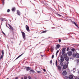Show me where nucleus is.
<instances>
[{
  "label": "nucleus",
  "mask_w": 79,
  "mask_h": 79,
  "mask_svg": "<svg viewBox=\"0 0 79 79\" xmlns=\"http://www.w3.org/2000/svg\"><path fill=\"white\" fill-rule=\"evenodd\" d=\"M40 42L39 43V44H40Z\"/></svg>",
  "instance_id": "052dcab7"
},
{
  "label": "nucleus",
  "mask_w": 79,
  "mask_h": 79,
  "mask_svg": "<svg viewBox=\"0 0 79 79\" xmlns=\"http://www.w3.org/2000/svg\"><path fill=\"white\" fill-rule=\"evenodd\" d=\"M77 62H79V60H77Z\"/></svg>",
  "instance_id": "09e8293b"
},
{
  "label": "nucleus",
  "mask_w": 79,
  "mask_h": 79,
  "mask_svg": "<svg viewBox=\"0 0 79 79\" xmlns=\"http://www.w3.org/2000/svg\"><path fill=\"white\" fill-rule=\"evenodd\" d=\"M67 54L69 56H71V55H72V52H67Z\"/></svg>",
  "instance_id": "0eeeda50"
},
{
  "label": "nucleus",
  "mask_w": 79,
  "mask_h": 79,
  "mask_svg": "<svg viewBox=\"0 0 79 79\" xmlns=\"http://www.w3.org/2000/svg\"><path fill=\"white\" fill-rule=\"evenodd\" d=\"M59 52H60V50H58L56 52V56L57 55V54H58V53Z\"/></svg>",
  "instance_id": "5701e85b"
},
{
  "label": "nucleus",
  "mask_w": 79,
  "mask_h": 79,
  "mask_svg": "<svg viewBox=\"0 0 79 79\" xmlns=\"http://www.w3.org/2000/svg\"><path fill=\"white\" fill-rule=\"evenodd\" d=\"M41 55V57H44V55Z\"/></svg>",
  "instance_id": "37998d69"
},
{
  "label": "nucleus",
  "mask_w": 79,
  "mask_h": 79,
  "mask_svg": "<svg viewBox=\"0 0 79 79\" xmlns=\"http://www.w3.org/2000/svg\"><path fill=\"white\" fill-rule=\"evenodd\" d=\"M12 11H16V8L15 7L12 8Z\"/></svg>",
  "instance_id": "dca6fc26"
},
{
  "label": "nucleus",
  "mask_w": 79,
  "mask_h": 79,
  "mask_svg": "<svg viewBox=\"0 0 79 79\" xmlns=\"http://www.w3.org/2000/svg\"><path fill=\"white\" fill-rule=\"evenodd\" d=\"M26 28L27 31H28V32H29V31H30V30H29V26H28L27 25H26Z\"/></svg>",
  "instance_id": "7ed1b4c3"
},
{
  "label": "nucleus",
  "mask_w": 79,
  "mask_h": 79,
  "mask_svg": "<svg viewBox=\"0 0 79 79\" xmlns=\"http://www.w3.org/2000/svg\"><path fill=\"white\" fill-rule=\"evenodd\" d=\"M57 60H56V66H57Z\"/></svg>",
  "instance_id": "c85d7f7f"
},
{
  "label": "nucleus",
  "mask_w": 79,
  "mask_h": 79,
  "mask_svg": "<svg viewBox=\"0 0 79 79\" xmlns=\"http://www.w3.org/2000/svg\"><path fill=\"white\" fill-rule=\"evenodd\" d=\"M33 5H34V3H32Z\"/></svg>",
  "instance_id": "6e6d98bb"
},
{
  "label": "nucleus",
  "mask_w": 79,
  "mask_h": 79,
  "mask_svg": "<svg viewBox=\"0 0 79 79\" xmlns=\"http://www.w3.org/2000/svg\"><path fill=\"white\" fill-rule=\"evenodd\" d=\"M75 79H79V78L78 77H77L75 78Z\"/></svg>",
  "instance_id": "a18cd8bd"
},
{
  "label": "nucleus",
  "mask_w": 79,
  "mask_h": 79,
  "mask_svg": "<svg viewBox=\"0 0 79 79\" xmlns=\"http://www.w3.org/2000/svg\"><path fill=\"white\" fill-rule=\"evenodd\" d=\"M49 50H48V52H49Z\"/></svg>",
  "instance_id": "5fc2aeb1"
},
{
  "label": "nucleus",
  "mask_w": 79,
  "mask_h": 79,
  "mask_svg": "<svg viewBox=\"0 0 79 79\" xmlns=\"http://www.w3.org/2000/svg\"><path fill=\"white\" fill-rule=\"evenodd\" d=\"M58 40H59V42H61V39H59Z\"/></svg>",
  "instance_id": "ea45409f"
},
{
  "label": "nucleus",
  "mask_w": 79,
  "mask_h": 79,
  "mask_svg": "<svg viewBox=\"0 0 79 79\" xmlns=\"http://www.w3.org/2000/svg\"><path fill=\"white\" fill-rule=\"evenodd\" d=\"M50 63L51 64H52V60H51L50 62Z\"/></svg>",
  "instance_id": "58836bf2"
},
{
  "label": "nucleus",
  "mask_w": 79,
  "mask_h": 79,
  "mask_svg": "<svg viewBox=\"0 0 79 79\" xmlns=\"http://www.w3.org/2000/svg\"><path fill=\"white\" fill-rule=\"evenodd\" d=\"M35 12L36 14H37V13L35 11Z\"/></svg>",
  "instance_id": "8fccbe9b"
},
{
  "label": "nucleus",
  "mask_w": 79,
  "mask_h": 79,
  "mask_svg": "<svg viewBox=\"0 0 79 79\" xmlns=\"http://www.w3.org/2000/svg\"><path fill=\"white\" fill-rule=\"evenodd\" d=\"M54 58V55L53 54L52 56V58L53 59Z\"/></svg>",
  "instance_id": "4c0bfd02"
},
{
  "label": "nucleus",
  "mask_w": 79,
  "mask_h": 79,
  "mask_svg": "<svg viewBox=\"0 0 79 79\" xmlns=\"http://www.w3.org/2000/svg\"><path fill=\"white\" fill-rule=\"evenodd\" d=\"M2 34H4V35H6L5 33L4 32H3V31H2Z\"/></svg>",
  "instance_id": "c9c22d12"
},
{
  "label": "nucleus",
  "mask_w": 79,
  "mask_h": 79,
  "mask_svg": "<svg viewBox=\"0 0 79 79\" xmlns=\"http://www.w3.org/2000/svg\"><path fill=\"white\" fill-rule=\"evenodd\" d=\"M37 73H38L39 74H40V73H41V72L40 71H37Z\"/></svg>",
  "instance_id": "f704fd0d"
},
{
  "label": "nucleus",
  "mask_w": 79,
  "mask_h": 79,
  "mask_svg": "<svg viewBox=\"0 0 79 79\" xmlns=\"http://www.w3.org/2000/svg\"><path fill=\"white\" fill-rule=\"evenodd\" d=\"M51 52H53V48H52V47H51Z\"/></svg>",
  "instance_id": "a878e982"
},
{
  "label": "nucleus",
  "mask_w": 79,
  "mask_h": 79,
  "mask_svg": "<svg viewBox=\"0 0 79 79\" xmlns=\"http://www.w3.org/2000/svg\"><path fill=\"white\" fill-rule=\"evenodd\" d=\"M23 55V53H22V54L19 55V56L17 57V58L15 59V60H16L17 59H18L19 58L21 57V56Z\"/></svg>",
  "instance_id": "2eb2a0df"
},
{
  "label": "nucleus",
  "mask_w": 79,
  "mask_h": 79,
  "mask_svg": "<svg viewBox=\"0 0 79 79\" xmlns=\"http://www.w3.org/2000/svg\"><path fill=\"white\" fill-rule=\"evenodd\" d=\"M37 45H38V44H37L36 46H37Z\"/></svg>",
  "instance_id": "bf43d9fd"
},
{
  "label": "nucleus",
  "mask_w": 79,
  "mask_h": 79,
  "mask_svg": "<svg viewBox=\"0 0 79 79\" xmlns=\"http://www.w3.org/2000/svg\"><path fill=\"white\" fill-rule=\"evenodd\" d=\"M29 47H31V45L29 46Z\"/></svg>",
  "instance_id": "338daca9"
},
{
  "label": "nucleus",
  "mask_w": 79,
  "mask_h": 79,
  "mask_svg": "<svg viewBox=\"0 0 79 79\" xmlns=\"http://www.w3.org/2000/svg\"><path fill=\"white\" fill-rule=\"evenodd\" d=\"M3 58V55H2L1 56L0 58V60H2V59Z\"/></svg>",
  "instance_id": "2f4dec72"
},
{
  "label": "nucleus",
  "mask_w": 79,
  "mask_h": 79,
  "mask_svg": "<svg viewBox=\"0 0 79 79\" xmlns=\"http://www.w3.org/2000/svg\"><path fill=\"white\" fill-rule=\"evenodd\" d=\"M43 70L44 72H45L46 71V70H45V69H43Z\"/></svg>",
  "instance_id": "a19ab883"
},
{
  "label": "nucleus",
  "mask_w": 79,
  "mask_h": 79,
  "mask_svg": "<svg viewBox=\"0 0 79 79\" xmlns=\"http://www.w3.org/2000/svg\"><path fill=\"white\" fill-rule=\"evenodd\" d=\"M1 20L2 21H5V20H4V19H3V18H1Z\"/></svg>",
  "instance_id": "4be33fe9"
},
{
  "label": "nucleus",
  "mask_w": 79,
  "mask_h": 79,
  "mask_svg": "<svg viewBox=\"0 0 79 79\" xmlns=\"http://www.w3.org/2000/svg\"><path fill=\"white\" fill-rule=\"evenodd\" d=\"M69 48L68 47L67 48V51H69Z\"/></svg>",
  "instance_id": "7c9ffc66"
},
{
  "label": "nucleus",
  "mask_w": 79,
  "mask_h": 79,
  "mask_svg": "<svg viewBox=\"0 0 79 79\" xmlns=\"http://www.w3.org/2000/svg\"><path fill=\"white\" fill-rule=\"evenodd\" d=\"M63 55H64V58H66V57H67L68 56L67 55V54H64Z\"/></svg>",
  "instance_id": "a211bd4d"
},
{
  "label": "nucleus",
  "mask_w": 79,
  "mask_h": 79,
  "mask_svg": "<svg viewBox=\"0 0 79 79\" xmlns=\"http://www.w3.org/2000/svg\"><path fill=\"white\" fill-rule=\"evenodd\" d=\"M40 23H39V24H40Z\"/></svg>",
  "instance_id": "69168bd1"
},
{
  "label": "nucleus",
  "mask_w": 79,
  "mask_h": 79,
  "mask_svg": "<svg viewBox=\"0 0 79 79\" xmlns=\"http://www.w3.org/2000/svg\"><path fill=\"white\" fill-rule=\"evenodd\" d=\"M21 79H23V78H21Z\"/></svg>",
  "instance_id": "e2e57ef3"
},
{
  "label": "nucleus",
  "mask_w": 79,
  "mask_h": 79,
  "mask_svg": "<svg viewBox=\"0 0 79 79\" xmlns=\"http://www.w3.org/2000/svg\"><path fill=\"white\" fill-rule=\"evenodd\" d=\"M7 46L8 47V45H7Z\"/></svg>",
  "instance_id": "13d9d810"
},
{
  "label": "nucleus",
  "mask_w": 79,
  "mask_h": 79,
  "mask_svg": "<svg viewBox=\"0 0 79 79\" xmlns=\"http://www.w3.org/2000/svg\"><path fill=\"white\" fill-rule=\"evenodd\" d=\"M61 53H62V52H60V54H61Z\"/></svg>",
  "instance_id": "864d4df0"
},
{
  "label": "nucleus",
  "mask_w": 79,
  "mask_h": 79,
  "mask_svg": "<svg viewBox=\"0 0 79 79\" xmlns=\"http://www.w3.org/2000/svg\"><path fill=\"white\" fill-rule=\"evenodd\" d=\"M17 13L19 16H20V15H21V13H20V11H19V10H17Z\"/></svg>",
  "instance_id": "ddd939ff"
},
{
  "label": "nucleus",
  "mask_w": 79,
  "mask_h": 79,
  "mask_svg": "<svg viewBox=\"0 0 79 79\" xmlns=\"http://www.w3.org/2000/svg\"><path fill=\"white\" fill-rule=\"evenodd\" d=\"M75 56L76 58H79V54L78 53H76L75 54Z\"/></svg>",
  "instance_id": "9b49d317"
},
{
  "label": "nucleus",
  "mask_w": 79,
  "mask_h": 79,
  "mask_svg": "<svg viewBox=\"0 0 79 79\" xmlns=\"http://www.w3.org/2000/svg\"><path fill=\"white\" fill-rule=\"evenodd\" d=\"M63 68L64 69H66V68H67V65L66 64L64 65H63Z\"/></svg>",
  "instance_id": "1a4fd4ad"
},
{
  "label": "nucleus",
  "mask_w": 79,
  "mask_h": 79,
  "mask_svg": "<svg viewBox=\"0 0 79 79\" xmlns=\"http://www.w3.org/2000/svg\"><path fill=\"white\" fill-rule=\"evenodd\" d=\"M2 54L3 55H4V50H2Z\"/></svg>",
  "instance_id": "393cba45"
},
{
  "label": "nucleus",
  "mask_w": 79,
  "mask_h": 79,
  "mask_svg": "<svg viewBox=\"0 0 79 79\" xmlns=\"http://www.w3.org/2000/svg\"><path fill=\"white\" fill-rule=\"evenodd\" d=\"M8 28H9V29H10V28H9V27H8Z\"/></svg>",
  "instance_id": "680f3d73"
},
{
  "label": "nucleus",
  "mask_w": 79,
  "mask_h": 79,
  "mask_svg": "<svg viewBox=\"0 0 79 79\" xmlns=\"http://www.w3.org/2000/svg\"><path fill=\"white\" fill-rule=\"evenodd\" d=\"M71 50L72 52H74V51H75V49H74V48H72V49Z\"/></svg>",
  "instance_id": "c756f323"
},
{
  "label": "nucleus",
  "mask_w": 79,
  "mask_h": 79,
  "mask_svg": "<svg viewBox=\"0 0 79 79\" xmlns=\"http://www.w3.org/2000/svg\"><path fill=\"white\" fill-rule=\"evenodd\" d=\"M60 65L61 66H63V62H60Z\"/></svg>",
  "instance_id": "412c9836"
},
{
  "label": "nucleus",
  "mask_w": 79,
  "mask_h": 79,
  "mask_svg": "<svg viewBox=\"0 0 79 79\" xmlns=\"http://www.w3.org/2000/svg\"><path fill=\"white\" fill-rule=\"evenodd\" d=\"M53 64H54V63H53Z\"/></svg>",
  "instance_id": "774afa93"
},
{
  "label": "nucleus",
  "mask_w": 79,
  "mask_h": 79,
  "mask_svg": "<svg viewBox=\"0 0 79 79\" xmlns=\"http://www.w3.org/2000/svg\"><path fill=\"white\" fill-rule=\"evenodd\" d=\"M25 50H26V48L25 49Z\"/></svg>",
  "instance_id": "0e129e2a"
},
{
  "label": "nucleus",
  "mask_w": 79,
  "mask_h": 79,
  "mask_svg": "<svg viewBox=\"0 0 79 79\" xmlns=\"http://www.w3.org/2000/svg\"><path fill=\"white\" fill-rule=\"evenodd\" d=\"M29 79H31V77H29Z\"/></svg>",
  "instance_id": "49530a36"
},
{
  "label": "nucleus",
  "mask_w": 79,
  "mask_h": 79,
  "mask_svg": "<svg viewBox=\"0 0 79 79\" xmlns=\"http://www.w3.org/2000/svg\"><path fill=\"white\" fill-rule=\"evenodd\" d=\"M15 79H18V77H16L15 78Z\"/></svg>",
  "instance_id": "3c124183"
},
{
  "label": "nucleus",
  "mask_w": 79,
  "mask_h": 79,
  "mask_svg": "<svg viewBox=\"0 0 79 79\" xmlns=\"http://www.w3.org/2000/svg\"><path fill=\"white\" fill-rule=\"evenodd\" d=\"M69 62H68V61L67 64H69Z\"/></svg>",
  "instance_id": "603ef678"
},
{
  "label": "nucleus",
  "mask_w": 79,
  "mask_h": 79,
  "mask_svg": "<svg viewBox=\"0 0 79 79\" xmlns=\"http://www.w3.org/2000/svg\"><path fill=\"white\" fill-rule=\"evenodd\" d=\"M8 25L9 27H10V29H11L12 31L13 32V31H14V29L13 28V27H12L11 26V25H10V24H8Z\"/></svg>",
  "instance_id": "39448f33"
},
{
  "label": "nucleus",
  "mask_w": 79,
  "mask_h": 79,
  "mask_svg": "<svg viewBox=\"0 0 79 79\" xmlns=\"http://www.w3.org/2000/svg\"><path fill=\"white\" fill-rule=\"evenodd\" d=\"M47 32V31H43L41 33H45V32Z\"/></svg>",
  "instance_id": "bb28decb"
},
{
  "label": "nucleus",
  "mask_w": 79,
  "mask_h": 79,
  "mask_svg": "<svg viewBox=\"0 0 79 79\" xmlns=\"http://www.w3.org/2000/svg\"><path fill=\"white\" fill-rule=\"evenodd\" d=\"M60 57V61L61 62H63V61H64V58L63 57V56L61 55Z\"/></svg>",
  "instance_id": "423d86ee"
},
{
  "label": "nucleus",
  "mask_w": 79,
  "mask_h": 79,
  "mask_svg": "<svg viewBox=\"0 0 79 79\" xmlns=\"http://www.w3.org/2000/svg\"><path fill=\"white\" fill-rule=\"evenodd\" d=\"M40 54L42 53V52H40Z\"/></svg>",
  "instance_id": "4d7b16f0"
},
{
  "label": "nucleus",
  "mask_w": 79,
  "mask_h": 79,
  "mask_svg": "<svg viewBox=\"0 0 79 79\" xmlns=\"http://www.w3.org/2000/svg\"><path fill=\"white\" fill-rule=\"evenodd\" d=\"M10 42L11 43V44H13V42L12 41H10Z\"/></svg>",
  "instance_id": "c03bdc74"
},
{
  "label": "nucleus",
  "mask_w": 79,
  "mask_h": 79,
  "mask_svg": "<svg viewBox=\"0 0 79 79\" xmlns=\"http://www.w3.org/2000/svg\"><path fill=\"white\" fill-rule=\"evenodd\" d=\"M6 26L7 27H8V26H7V24H6Z\"/></svg>",
  "instance_id": "de8ad7c7"
},
{
  "label": "nucleus",
  "mask_w": 79,
  "mask_h": 79,
  "mask_svg": "<svg viewBox=\"0 0 79 79\" xmlns=\"http://www.w3.org/2000/svg\"><path fill=\"white\" fill-rule=\"evenodd\" d=\"M72 23H73L74 24H75V25L77 27H78V25H77V24H76V22H74V21H72Z\"/></svg>",
  "instance_id": "f8f14e48"
},
{
  "label": "nucleus",
  "mask_w": 79,
  "mask_h": 79,
  "mask_svg": "<svg viewBox=\"0 0 79 79\" xmlns=\"http://www.w3.org/2000/svg\"><path fill=\"white\" fill-rule=\"evenodd\" d=\"M2 0V5H4V4H5V0Z\"/></svg>",
  "instance_id": "b1692460"
},
{
  "label": "nucleus",
  "mask_w": 79,
  "mask_h": 79,
  "mask_svg": "<svg viewBox=\"0 0 79 79\" xmlns=\"http://www.w3.org/2000/svg\"><path fill=\"white\" fill-rule=\"evenodd\" d=\"M64 58L65 60L66 61H69V57L67 56L65 57Z\"/></svg>",
  "instance_id": "9d476101"
},
{
  "label": "nucleus",
  "mask_w": 79,
  "mask_h": 79,
  "mask_svg": "<svg viewBox=\"0 0 79 79\" xmlns=\"http://www.w3.org/2000/svg\"><path fill=\"white\" fill-rule=\"evenodd\" d=\"M57 68H58V69L60 70H61V66L60 65H58L57 66Z\"/></svg>",
  "instance_id": "f3484780"
},
{
  "label": "nucleus",
  "mask_w": 79,
  "mask_h": 79,
  "mask_svg": "<svg viewBox=\"0 0 79 79\" xmlns=\"http://www.w3.org/2000/svg\"><path fill=\"white\" fill-rule=\"evenodd\" d=\"M24 79H27V77H24Z\"/></svg>",
  "instance_id": "79ce46f5"
},
{
  "label": "nucleus",
  "mask_w": 79,
  "mask_h": 79,
  "mask_svg": "<svg viewBox=\"0 0 79 79\" xmlns=\"http://www.w3.org/2000/svg\"><path fill=\"white\" fill-rule=\"evenodd\" d=\"M69 79H72L73 78V76L72 75H70L69 76Z\"/></svg>",
  "instance_id": "4468645a"
},
{
  "label": "nucleus",
  "mask_w": 79,
  "mask_h": 79,
  "mask_svg": "<svg viewBox=\"0 0 79 79\" xmlns=\"http://www.w3.org/2000/svg\"><path fill=\"white\" fill-rule=\"evenodd\" d=\"M10 11V10L9 9H8L7 10V13H9Z\"/></svg>",
  "instance_id": "72a5a7b5"
},
{
  "label": "nucleus",
  "mask_w": 79,
  "mask_h": 79,
  "mask_svg": "<svg viewBox=\"0 0 79 79\" xmlns=\"http://www.w3.org/2000/svg\"><path fill=\"white\" fill-rule=\"evenodd\" d=\"M57 16H62V15L59 14H57Z\"/></svg>",
  "instance_id": "cd10ccee"
},
{
  "label": "nucleus",
  "mask_w": 79,
  "mask_h": 79,
  "mask_svg": "<svg viewBox=\"0 0 79 79\" xmlns=\"http://www.w3.org/2000/svg\"><path fill=\"white\" fill-rule=\"evenodd\" d=\"M56 47H57V48H59L60 47V45L59 44H58L56 46Z\"/></svg>",
  "instance_id": "6ab92c4d"
},
{
  "label": "nucleus",
  "mask_w": 79,
  "mask_h": 79,
  "mask_svg": "<svg viewBox=\"0 0 79 79\" xmlns=\"http://www.w3.org/2000/svg\"><path fill=\"white\" fill-rule=\"evenodd\" d=\"M59 48H57L56 46V47L55 48V49H56V50H58V49Z\"/></svg>",
  "instance_id": "e433bc0d"
},
{
  "label": "nucleus",
  "mask_w": 79,
  "mask_h": 79,
  "mask_svg": "<svg viewBox=\"0 0 79 79\" xmlns=\"http://www.w3.org/2000/svg\"><path fill=\"white\" fill-rule=\"evenodd\" d=\"M66 49V48H63L62 50V55H63V54L64 53H65V50Z\"/></svg>",
  "instance_id": "f03ea898"
},
{
  "label": "nucleus",
  "mask_w": 79,
  "mask_h": 79,
  "mask_svg": "<svg viewBox=\"0 0 79 79\" xmlns=\"http://www.w3.org/2000/svg\"><path fill=\"white\" fill-rule=\"evenodd\" d=\"M24 69H26V70H27V71H29V70H31V67H27L24 68Z\"/></svg>",
  "instance_id": "20e7f679"
},
{
  "label": "nucleus",
  "mask_w": 79,
  "mask_h": 79,
  "mask_svg": "<svg viewBox=\"0 0 79 79\" xmlns=\"http://www.w3.org/2000/svg\"><path fill=\"white\" fill-rule=\"evenodd\" d=\"M30 73H31V72H32V73H35V71L34 70H31L30 71Z\"/></svg>",
  "instance_id": "aec40b11"
},
{
  "label": "nucleus",
  "mask_w": 79,
  "mask_h": 79,
  "mask_svg": "<svg viewBox=\"0 0 79 79\" xmlns=\"http://www.w3.org/2000/svg\"><path fill=\"white\" fill-rule=\"evenodd\" d=\"M21 33L22 34L24 40H26V35H25V33H24V32L22 31Z\"/></svg>",
  "instance_id": "f257e3e1"
},
{
  "label": "nucleus",
  "mask_w": 79,
  "mask_h": 79,
  "mask_svg": "<svg viewBox=\"0 0 79 79\" xmlns=\"http://www.w3.org/2000/svg\"><path fill=\"white\" fill-rule=\"evenodd\" d=\"M63 74L64 76H66V75L67 74V73L66 72V70L63 71Z\"/></svg>",
  "instance_id": "6e6552de"
},
{
  "label": "nucleus",
  "mask_w": 79,
  "mask_h": 79,
  "mask_svg": "<svg viewBox=\"0 0 79 79\" xmlns=\"http://www.w3.org/2000/svg\"><path fill=\"white\" fill-rule=\"evenodd\" d=\"M64 78L65 79H68V76H65Z\"/></svg>",
  "instance_id": "473e14b6"
}]
</instances>
